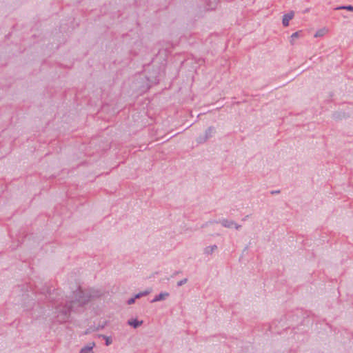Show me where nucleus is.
<instances>
[{
  "mask_svg": "<svg viewBox=\"0 0 353 353\" xmlns=\"http://www.w3.org/2000/svg\"><path fill=\"white\" fill-rule=\"evenodd\" d=\"M299 37V32H296L291 35L292 40Z\"/></svg>",
  "mask_w": 353,
  "mask_h": 353,
  "instance_id": "nucleus-16",
  "label": "nucleus"
},
{
  "mask_svg": "<svg viewBox=\"0 0 353 353\" xmlns=\"http://www.w3.org/2000/svg\"><path fill=\"white\" fill-rule=\"evenodd\" d=\"M169 296L168 292H161L159 295L156 296L154 299L152 300V303H154L157 301H159L161 300H163L165 299V297Z\"/></svg>",
  "mask_w": 353,
  "mask_h": 353,
  "instance_id": "nucleus-6",
  "label": "nucleus"
},
{
  "mask_svg": "<svg viewBox=\"0 0 353 353\" xmlns=\"http://www.w3.org/2000/svg\"><path fill=\"white\" fill-rule=\"evenodd\" d=\"M327 32V30L326 28H322V29H319L318 30L315 34H314V37H323L324 36L326 33Z\"/></svg>",
  "mask_w": 353,
  "mask_h": 353,
  "instance_id": "nucleus-9",
  "label": "nucleus"
},
{
  "mask_svg": "<svg viewBox=\"0 0 353 353\" xmlns=\"http://www.w3.org/2000/svg\"><path fill=\"white\" fill-rule=\"evenodd\" d=\"M336 10H340V9H345V10H350V11H353V6H340V7H338L336 8Z\"/></svg>",
  "mask_w": 353,
  "mask_h": 353,
  "instance_id": "nucleus-12",
  "label": "nucleus"
},
{
  "mask_svg": "<svg viewBox=\"0 0 353 353\" xmlns=\"http://www.w3.org/2000/svg\"><path fill=\"white\" fill-rule=\"evenodd\" d=\"M94 346H95L94 342L90 343L88 345H87L86 346L83 347L80 350L79 353H94L92 349Z\"/></svg>",
  "mask_w": 353,
  "mask_h": 353,
  "instance_id": "nucleus-5",
  "label": "nucleus"
},
{
  "mask_svg": "<svg viewBox=\"0 0 353 353\" xmlns=\"http://www.w3.org/2000/svg\"><path fill=\"white\" fill-rule=\"evenodd\" d=\"M214 128L213 127H209L207 130L205 131V135L203 137H199L198 138V143H204L205 141H206V140L210 137H211V134H212V132H214Z\"/></svg>",
  "mask_w": 353,
  "mask_h": 353,
  "instance_id": "nucleus-3",
  "label": "nucleus"
},
{
  "mask_svg": "<svg viewBox=\"0 0 353 353\" xmlns=\"http://www.w3.org/2000/svg\"><path fill=\"white\" fill-rule=\"evenodd\" d=\"M93 328L92 327H90L89 329H88L85 332V334H87L88 333L90 332V330H92Z\"/></svg>",
  "mask_w": 353,
  "mask_h": 353,
  "instance_id": "nucleus-19",
  "label": "nucleus"
},
{
  "mask_svg": "<svg viewBox=\"0 0 353 353\" xmlns=\"http://www.w3.org/2000/svg\"><path fill=\"white\" fill-rule=\"evenodd\" d=\"M108 324V321H104V323L102 325H99L97 327H94L92 331H99L100 330H102L105 327V326Z\"/></svg>",
  "mask_w": 353,
  "mask_h": 353,
  "instance_id": "nucleus-11",
  "label": "nucleus"
},
{
  "mask_svg": "<svg viewBox=\"0 0 353 353\" xmlns=\"http://www.w3.org/2000/svg\"><path fill=\"white\" fill-rule=\"evenodd\" d=\"M188 282V279L187 278H185L181 281H179L178 283H177V286L178 287H180L184 284H185L186 283Z\"/></svg>",
  "mask_w": 353,
  "mask_h": 353,
  "instance_id": "nucleus-14",
  "label": "nucleus"
},
{
  "mask_svg": "<svg viewBox=\"0 0 353 353\" xmlns=\"http://www.w3.org/2000/svg\"><path fill=\"white\" fill-rule=\"evenodd\" d=\"M143 323V321H138L137 319H131L128 321V324L132 325L134 328L141 325Z\"/></svg>",
  "mask_w": 353,
  "mask_h": 353,
  "instance_id": "nucleus-7",
  "label": "nucleus"
},
{
  "mask_svg": "<svg viewBox=\"0 0 353 353\" xmlns=\"http://www.w3.org/2000/svg\"><path fill=\"white\" fill-rule=\"evenodd\" d=\"M105 340V345H109L112 343V339L109 336H107L105 335H101Z\"/></svg>",
  "mask_w": 353,
  "mask_h": 353,
  "instance_id": "nucleus-13",
  "label": "nucleus"
},
{
  "mask_svg": "<svg viewBox=\"0 0 353 353\" xmlns=\"http://www.w3.org/2000/svg\"><path fill=\"white\" fill-rule=\"evenodd\" d=\"M216 249H217V246L216 245H213L212 246H208L205 248V253L207 254H211Z\"/></svg>",
  "mask_w": 353,
  "mask_h": 353,
  "instance_id": "nucleus-10",
  "label": "nucleus"
},
{
  "mask_svg": "<svg viewBox=\"0 0 353 353\" xmlns=\"http://www.w3.org/2000/svg\"><path fill=\"white\" fill-rule=\"evenodd\" d=\"M74 307L70 302L67 303L64 307L57 311V318L60 322H65L70 317L72 309Z\"/></svg>",
  "mask_w": 353,
  "mask_h": 353,
  "instance_id": "nucleus-2",
  "label": "nucleus"
},
{
  "mask_svg": "<svg viewBox=\"0 0 353 353\" xmlns=\"http://www.w3.org/2000/svg\"><path fill=\"white\" fill-rule=\"evenodd\" d=\"M221 224L225 228H232L234 224L233 221H229L228 219H223L221 221Z\"/></svg>",
  "mask_w": 353,
  "mask_h": 353,
  "instance_id": "nucleus-8",
  "label": "nucleus"
},
{
  "mask_svg": "<svg viewBox=\"0 0 353 353\" xmlns=\"http://www.w3.org/2000/svg\"><path fill=\"white\" fill-rule=\"evenodd\" d=\"M279 192H280V190H276V191H272L271 194H277V193H279Z\"/></svg>",
  "mask_w": 353,
  "mask_h": 353,
  "instance_id": "nucleus-20",
  "label": "nucleus"
},
{
  "mask_svg": "<svg viewBox=\"0 0 353 353\" xmlns=\"http://www.w3.org/2000/svg\"><path fill=\"white\" fill-rule=\"evenodd\" d=\"M294 13L293 11L285 14L283 17L282 23L283 26L286 27L289 25V21L293 18Z\"/></svg>",
  "mask_w": 353,
  "mask_h": 353,
  "instance_id": "nucleus-4",
  "label": "nucleus"
},
{
  "mask_svg": "<svg viewBox=\"0 0 353 353\" xmlns=\"http://www.w3.org/2000/svg\"><path fill=\"white\" fill-rule=\"evenodd\" d=\"M148 294V292L147 291H145V292H139L137 294L135 295V298L138 299L141 296H145Z\"/></svg>",
  "mask_w": 353,
  "mask_h": 353,
  "instance_id": "nucleus-15",
  "label": "nucleus"
},
{
  "mask_svg": "<svg viewBox=\"0 0 353 353\" xmlns=\"http://www.w3.org/2000/svg\"><path fill=\"white\" fill-rule=\"evenodd\" d=\"M135 299H136V298H135V296H134V298H131V299H130L128 301V303L129 305L134 303V301H135Z\"/></svg>",
  "mask_w": 353,
  "mask_h": 353,
  "instance_id": "nucleus-17",
  "label": "nucleus"
},
{
  "mask_svg": "<svg viewBox=\"0 0 353 353\" xmlns=\"http://www.w3.org/2000/svg\"><path fill=\"white\" fill-rule=\"evenodd\" d=\"M91 299L90 294L84 293L81 288L73 292L72 300L70 301V303L76 307H83L84 305L88 303Z\"/></svg>",
  "mask_w": 353,
  "mask_h": 353,
  "instance_id": "nucleus-1",
  "label": "nucleus"
},
{
  "mask_svg": "<svg viewBox=\"0 0 353 353\" xmlns=\"http://www.w3.org/2000/svg\"><path fill=\"white\" fill-rule=\"evenodd\" d=\"M233 226H234V228L236 229V230H239L240 228H241V225H238L237 223H236L234 222V224L233 225Z\"/></svg>",
  "mask_w": 353,
  "mask_h": 353,
  "instance_id": "nucleus-18",
  "label": "nucleus"
},
{
  "mask_svg": "<svg viewBox=\"0 0 353 353\" xmlns=\"http://www.w3.org/2000/svg\"><path fill=\"white\" fill-rule=\"evenodd\" d=\"M179 272H176L174 274H179Z\"/></svg>",
  "mask_w": 353,
  "mask_h": 353,
  "instance_id": "nucleus-21",
  "label": "nucleus"
}]
</instances>
